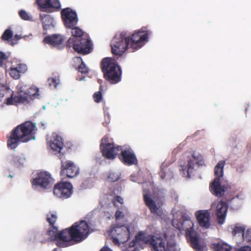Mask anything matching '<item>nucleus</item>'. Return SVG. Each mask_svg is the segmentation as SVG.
<instances>
[{
  "label": "nucleus",
  "instance_id": "obj_1",
  "mask_svg": "<svg viewBox=\"0 0 251 251\" xmlns=\"http://www.w3.org/2000/svg\"><path fill=\"white\" fill-rule=\"evenodd\" d=\"M140 242L150 244L153 251H180V248L174 239V234L172 230L165 232L163 236L160 235H148L140 233L135 237V241L130 243L126 251H138L135 246Z\"/></svg>",
  "mask_w": 251,
  "mask_h": 251
},
{
  "label": "nucleus",
  "instance_id": "obj_2",
  "mask_svg": "<svg viewBox=\"0 0 251 251\" xmlns=\"http://www.w3.org/2000/svg\"><path fill=\"white\" fill-rule=\"evenodd\" d=\"M149 32L142 29L135 31L131 37L124 33L117 35L112 40L111 46L112 52L118 55H122L126 50L135 51L148 42Z\"/></svg>",
  "mask_w": 251,
  "mask_h": 251
},
{
  "label": "nucleus",
  "instance_id": "obj_3",
  "mask_svg": "<svg viewBox=\"0 0 251 251\" xmlns=\"http://www.w3.org/2000/svg\"><path fill=\"white\" fill-rule=\"evenodd\" d=\"M173 219L172 224L180 232L185 231L187 237L190 240L192 247L197 251H205V246L200 242V238L193 229L194 224L191 219L183 215L178 210L174 209L172 211Z\"/></svg>",
  "mask_w": 251,
  "mask_h": 251
},
{
  "label": "nucleus",
  "instance_id": "obj_4",
  "mask_svg": "<svg viewBox=\"0 0 251 251\" xmlns=\"http://www.w3.org/2000/svg\"><path fill=\"white\" fill-rule=\"evenodd\" d=\"M91 232L88 223L84 220L75 223L70 229H66L57 235V245L66 247L73 241L79 242L84 240Z\"/></svg>",
  "mask_w": 251,
  "mask_h": 251
},
{
  "label": "nucleus",
  "instance_id": "obj_5",
  "mask_svg": "<svg viewBox=\"0 0 251 251\" xmlns=\"http://www.w3.org/2000/svg\"><path fill=\"white\" fill-rule=\"evenodd\" d=\"M36 130V124L29 121L17 126L8 137V147L15 149L20 142H27L35 140Z\"/></svg>",
  "mask_w": 251,
  "mask_h": 251
},
{
  "label": "nucleus",
  "instance_id": "obj_6",
  "mask_svg": "<svg viewBox=\"0 0 251 251\" xmlns=\"http://www.w3.org/2000/svg\"><path fill=\"white\" fill-rule=\"evenodd\" d=\"M135 227L133 224L112 226L110 234L115 245L120 246L124 245L130 236L134 233Z\"/></svg>",
  "mask_w": 251,
  "mask_h": 251
},
{
  "label": "nucleus",
  "instance_id": "obj_7",
  "mask_svg": "<svg viewBox=\"0 0 251 251\" xmlns=\"http://www.w3.org/2000/svg\"><path fill=\"white\" fill-rule=\"evenodd\" d=\"M102 70L105 78L111 83H116L121 79V70L115 60L111 58H105L101 62Z\"/></svg>",
  "mask_w": 251,
  "mask_h": 251
},
{
  "label": "nucleus",
  "instance_id": "obj_8",
  "mask_svg": "<svg viewBox=\"0 0 251 251\" xmlns=\"http://www.w3.org/2000/svg\"><path fill=\"white\" fill-rule=\"evenodd\" d=\"M18 93L17 103H28L35 99L42 98L39 88L34 85L26 90L25 87H21L18 89Z\"/></svg>",
  "mask_w": 251,
  "mask_h": 251
},
{
  "label": "nucleus",
  "instance_id": "obj_9",
  "mask_svg": "<svg viewBox=\"0 0 251 251\" xmlns=\"http://www.w3.org/2000/svg\"><path fill=\"white\" fill-rule=\"evenodd\" d=\"M100 148L102 155L109 160H114L120 153L122 149L121 146H116L106 136L102 138Z\"/></svg>",
  "mask_w": 251,
  "mask_h": 251
},
{
  "label": "nucleus",
  "instance_id": "obj_10",
  "mask_svg": "<svg viewBox=\"0 0 251 251\" xmlns=\"http://www.w3.org/2000/svg\"><path fill=\"white\" fill-rule=\"evenodd\" d=\"M67 44L69 47H73L75 51L83 54L90 52L92 50V44L88 39H78L75 38H70Z\"/></svg>",
  "mask_w": 251,
  "mask_h": 251
},
{
  "label": "nucleus",
  "instance_id": "obj_11",
  "mask_svg": "<svg viewBox=\"0 0 251 251\" xmlns=\"http://www.w3.org/2000/svg\"><path fill=\"white\" fill-rule=\"evenodd\" d=\"M53 183L51 175L47 172H41L32 181V185L35 189L39 187L44 189L49 188Z\"/></svg>",
  "mask_w": 251,
  "mask_h": 251
},
{
  "label": "nucleus",
  "instance_id": "obj_12",
  "mask_svg": "<svg viewBox=\"0 0 251 251\" xmlns=\"http://www.w3.org/2000/svg\"><path fill=\"white\" fill-rule=\"evenodd\" d=\"M73 185L69 182H60L54 186L53 194L57 198L66 199L73 194Z\"/></svg>",
  "mask_w": 251,
  "mask_h": 251
},
{
  "label": "nucleus",
  "instance_id": "obj_13",
  "mask_svg": "<svg viewBox=\"0 0 251 251\" xmlns=\"http://www.w3.org/2000/svg\"><path fill=\"white\" fill-rule=\"evenodd\" d=\"M144 198L146 204L149 207L151 213L160 216L162 214L161 206L163 201L162 200L156 197L145 193L144 189Z\"/></svg>",
  "mask_w": 251,
  "mask_h": 251
},
{
  "label": "nucleus",
  "instance_id": "obj_14",
  "mask_svg": "<svg viewBox=\"0 0 251 251\" xmlns=\"http://www.w3.org/2000/svg\"><path fill=\"white\" fill-rule=\"evenodd\" d=\"M17 103V96L14 97L13 92L8 86H0V107L5 104L14 105Z\"/></svg>",
  "mask_w": 251,
  "mask_h": 251
},
{
  "label": "nucleus",
  "instance_id": "obj_15",
  "mask_svg": "<svg viewBox=\"0 0 251 251\" xmlns=\"http://www.w3.org/2000/svg\"><path fill=\"white\" fill-rule=\"evenodd\" d=\"M203 164V157L201 154L194 153L192 157L188 160L187 165L181 166L183 175L185 177H190L191 174L193 172L196 165L202 166Z\"/></svg>",
  "mask_w": 251,
  "mask_h": 251
},
{
  "label": "nucleus",
  "instance_id": "obj_16",
  "mask_svg": "<svg viewBox=\"0 0 251 251\" xmlns=\"http://www.w3.org/2000/svg\"><path fill=\"white\" fill-rule=\"evenodd\" d=\"M211 207L215 209L218 224L223 225L225 223L226 216L227 210L226 203L222 201H215L212 204Z\"/></svg>",
  "mask_w": 251,
  "mask_h": 251
},
{
  "label": "nucleus",
  "instance_id": "obj_17",
  "mask_svg": "<svg viewBox=\"0 0 251 251\" xmlns=\"http://www.w3.org/2000/svg\"><path fill=\"white\" fill-rule=\"evenodd\" d=\"M62 18L67 27H72L77 24L78 18L76 12L70 8L62 10Z\"/></svg>",
  "mask_w": 251,
  "mask_h": 251
},
{
  "label": "nucleus",
  "instance_id": "obj_18",
  "mask_svg": "<svg viewBox=\"0 0 251 251\" xmlns=\"http://www.w3.org/2000/svg\"><path fill=\"white\" fill-rule=\"evenodd\" d=\"M79 168L72 161L67 160L62 162L61 175L67 176L69 178H73L79 174Z\"/></svg>",
  "mask_w": 251,
  "mask_h": 251
},
{
  "label": "nucleus",
  "instance_id": "obj_19",
  "mask_svg": "<svg viewBox=\"0 0 251 251\" xmlns=\"http://www.w3.org/2000/svg\"><path fill=\"white\" fill-rule=\"evenodd\" d=\"M39 9L43 12H53L60 8L58 0H37Z\"/></svg>",
  "mask_w": 251,
  "mask_h": 251
},
{
  "label": "nucleus",
  "instance_id": "obj_20",
  "mask_svg": "<svg viewBox=\"0 0 251 251\" xmlns=\"http://www.w3.org/2000/svg\"><path fill=\"white\" fill-rule=\"evenodd\" d=\"M48 146L50 150L57 152H60L64 145L62 137L56 133H52L47 137Z\"/></svg>",
  "mask_w": 251,
  "mask_h": 251
},
{
  "label": "nucleus",
  "instance_id": "obj_21",
  "mask_svg": "<svg viewBox=\"0 0 251 251\" xmlns=\"http://www.w3.org/2000/svg\"><path fill=\"white\" fill-rule=\"evenodd\" d=\"M229 188L228 184H221L220 179L219 177H215L210 185V190L211 193L219 197L223 196Z\"/></svg>",
  "mask_w": 251,
  "mask_h": 251
},
{
  "label": "nucleus",
  "instance_id": "obj_22",
  "mask_svg": "<svg viewBox=\"0 0 251 251\" xmlns=\"http://www.w3.org/2000/svg\"><path fill=\"white\" fill-rule=\"evenodd\" d=\"M195 216L200 226L206 229L210 227V213L208 210H198L195 213Z\"/></svg>",
  "mask_w": 251,
  "mask_h": 251
},
{
  "label": "nucleus",
  "instance_id": "obj_23",
  "mask_svg": "<svg viewBox=\"0 0 251 251\" xmlns=\"http://www.w3.org/2000/svg\"><path fill=\"white\" fill-rule=\"evenodd\" d=\"M120 153L119 159L125 164L131 165L137 163V159L130 149H123L122 148Z\"/></svg>",
  "mask_w": 251,
  "mask_h": 251
},
{
  "label": "nucleus",
  "instance_id": "obj_24",
  "mask_svg": "<svg viewBox=\"0 0 251 251\" xmlns=\"http://www.w3.org/2000/svg\"><path fill=\"white\" fill-rule=\"evenodd\" d=\"M47 220L50 224V227L49 229L48 233L52 240L55 242L57 245V235L60 234V232H57V228L54 226L57 220V215L55 212H49L47 215Z\"/></svg>",
  "mask_w": 251,
  "mask_h": 251
},
{
  "label": "nucleus",
  "instance_id": "obj_25",
  "mask_svg": "<svg viewBox=\"0 0 251 251\" xmlns=\"http://www.w3.org/2000/svg\"><path fill=\"white\" fill-rule=\"evenodd\" d=\"M65 38L61 34H54L47 36L44 39V42L53 47H59L64 42Z\"/></svg>",
  "mask_w": 251,
  "mask_h": 251
},
{
  "label": "nucleus",
  "instance_id": "obj_26",
  "mask_svg": "<svg viewBox=\"0 0 251 251\" xmlns=\"http://www.w3.org/2000/svg\"><path fill=\"white\" fill-rule=\"evenodd\" d=\"M40 19L45 29H48L50 26H53L54 21L50 15L46 14H41Z\"/></svg>",
  "mask_w": 251,
  "mask_h": 251
},
{
  "label": "nucleus",
  "instance_id": "obj_27",
  "mask_svg": "<svg viewBox=\"0 0 251 251\" xmlns=\"http://www.w3.org/2000/svg\"><path fill=\"white\" fill-rule=\"evenodd\" d=\"M212 248L214 251H230L231 249L229 245L223 241L214 243L212 245Z\"/></svg>",
  "mask_w": 251,
  "mask_h": 251
},
{
  "label": "nucleus",
  "instance_id": "obj_28",
  "mask_svg": "<svg viewBox=\"0 0 251 251\" xmlns=\"http://www.w3.org/2000/svg\"><path fill=\"white\" fill-rule=\"evenodd\" d=\"M14 165L20 167L25 163V157L23 154H15L12 156L11 160Z\"/></svg>",
  "mask_w": 251,
  "mask_h": 251
},
{
  "label": "nucleus",
  "instance_id": "obj_29",
  "mask_svg": "<svg viewBox=\"0 0 251 251\" xmlns=\"http://www.w3.org/2000/svg\"><path fill=\"white\" fill-rule=\"evenodd\" d=\"M225 165V161L224 160L220 161L214 168V174L216 177H219L220 179L223 176L224 168Z\"/></svg>",
  "mask_w": 251,
  "mask_h": 251
},
{
  "label": "nucleus",
  "instance_id": "obj_30",
  "mask_svg": "<svg viewBox=\"0 0 251 251\" xmlns=\"http://www.w3.org/2000/svg\"><path fill=\"white\" fill-rule=\"evenodd\" d=\"M120 172L119 171L111 170L108 175V179L110 181L114 182L118 180L120 177Z\"/></svg>",
  "mask_w": 251,
  "mask_h": 251
},
{
  "label": "nucleus",
  "instance_id": "obj_31",
  "mask_svg": "<svg viewBox=\"0 0 251 251\" xmlns=\"http://www.w3.org/2000/svg\"><path fill=\"white\" fill-rule=\"evenodd\" d=\"M12 35L13 33L12 31L10 29H7L3 34L2 38L4 40L7 41L10 44L14 45L16 44V42H14V38L11 39Z\"/></svg>",
  "mask_w": 251,
  "mask_h": 251
},
{
  "label": "nucleus",
  "instance_id": "obj_32",
  "mask_svg": "<svg viewBox=\"0 0 251 251\" xmlns=\"http://www.w3.org/2000/svg\"><path fill=\"white\" fill-rule=\"evenodd\" d=\"M245 231H244V228L242 226H235L232 231V234L235 238H238L241 237L243 238V234H244Z\"/></svg>",
  "mask_w": 251,
  "mask_h": 251
},
{
  "label": "nucleus",
  "instance_id": "obj_33",
  "mask_svg": "<svg viewBox=\"0 0 251 251\" xmlns=\"http://www.w3.org/2000/svg\"><path fill=\"white\" fill-rule=\"evenodd\" d=\"M69 28L71 29V33L73 36L72 38L80 39L81 36L83 34L82 31L80 28L75 26Z\"/></svg>",
  "mask_w": 251,
  "mask_h": 251
},
{
  "label": "nucleus",
  "instance_id": "obj_34",
  "mask_svg": "<svg viewBox=\"0 0 251 251\" xmlns=\"http://www.w3.org/2000/svg\"><path fill=\"white\" fill-rule=\"evenodd\" d=\"M76 61L78 63H81V64L78 67V70L81 73H86L88 72L89 69L87 66L83 63L80 57L76 58Z\"/></svg>",
  "mask_w": 251,
  "mask_h": 251
},
{
  "label": "nucleus",
  "instance_id": "obj_35",
  "mask_svg": "<svg viewBox=\"0 0 251 251\" xmlns=\"http://www.w3.org/2000/svg\"><path fill=\"white\" fill-rule=\"evenodd\" d=\"M60 82L59 77L55 76L49 78L48 79V83L50 86L53 88H56Z\"/></svg>",
  "mask_w": 251,
  "mask_h": 251
},
{
  "label": "nucleus",
  "instance_id": "obj_36",
  "mask_svg": "<svg viewBox=\"0 0 251 251\" xmlns=\"http://www.w3.org/2000/svg\"><path fill=\"white\" fill-rule=\"evenodd\" d=\"M9 74L10 75L15 79H18L20 77V74L18 70L15 68V66L13 65L9 69Z\"/></svg>",
  "mask_w": 251,
  "mask_h": 251
},
{
  "label": "nucleus",
  "instance_id": "obj_37",
  "mask_svg": "<svg viewBox=\"0 0 251 251\" xmlns=\"http://www.w3.org/2000/svg\"><path fill=\"white\" fill-rule=\"evenodd\" d=\"M113 202L116 206H119L120 209L122 210L125 209V207L123 205L124 200L122 197L120 196L116 197Z\"/></svg>",
  "mask_w": 251,
  "mask_h": 251
},
{
  "label": "nucleus",
  "instance_id": "obj_38",
  "mask_svg": "<svg viewBox=\"0 0 251 251\" xmlns=\"http://www.w3.org/2000/svg\"><path fill=\"white\" fill-rule=\"evenodd\" d=\"M19 14L21 18L24 20L30 21L32 19L31 15L24 10L20 11Z\"/></svg>",
  "mask_w": 251,
  "mask_h": 251
},
{
  "label": "nucleus",
  "instance_id": "obj_39",
  "mask_svg": "<svg viewBox=\"0 0 251 251\" xmlns=\"http://www.w3.org/2000/svg\"><path fill=\"white\" fill-rule=\"evenodd\" d=\"M243 240L251 244V228L245 231L243 234Z\"/></svg>",
  "mask_w": 251,
  "mask_h": 251
},
{
  "label": "nucleus",
  "instance_id": "obj_40",
  "mask_svg": "<svg viewBox=\"0 0 251 251\" xmlns=\"http://www.w3.org/2000/svg\"><path fill=\"white\" fill-rule=\"evenodd\" d=\"M15 68L18 70L20 74H24L27 70L26 65L24 64H18L16 66H15Z\"/></svg>",
  "mask_w": 251,
  "mask_h": 251
},
{
  "label": "nucleus",
  "instance_id": "obj_41",
  "mask_svg": "<svg viewBox=\"0 0 251 251\" xmlns=\"http://www.w3.org/2000/svg\"><path fill=\"white\" fill-rule=\"evenodd\" d=\"M93 99L96 102L99 103L102 100V97L101 92H97L93 95Z\"/></svg>",
  "mask_w": 251,
  "mask_h": 251
},
{
  "label": "nucleus",
  "instance_id": "obj_42",
  "mask_svg": "<svg viewBox=\"0 0 251 251\" xmlns=\"http://www.w3.org/2000/svg\"><path fill=\"white\" fill-rule=\"evenodd\" d=\"M125 210H126V208L122 210L120 209V207L119 208V209L117 210L115 213V217L117 220H120L124 217V214L123 211Z\"/></svg>",
  "mask_w": 251,
  "mask_h": 251
},
{
  "label": "nucleus",
  "instance_id": "obj_43",
  "mask_svg": "<svg viewBox=\"0 0 251 251\" xmlns=\"http://www.w3.org/2000/svg\"><path fill=\"white\" fill-rule=\"evenodd\" d=\"M10 56V53L6 54L3 52L0 51V65H2V63L6 60Z\"/></svg>",
  "mask_w": 251,
  "mask_h": 251
},
{
  "label": "nucleus",
  "instance_id": "obj_44",
  "mask_svg": "<svg viewBox=\"0 0 251 251\" xmlns=\"http://www.w3.org/2000/svg\"><path fill=\"white\" fill-rule=\"evenodd\" d=\"M0 86H8L6 85V80L5 77L2 76L0 77Z\"/></svg>",
  "mask_w": 251,
  "mask_h": 251
},
{
  "label": "nucleus",
  "instance_id": "obj_45",
  "mask_svg": "<svg viewBox=\"0 0 251 251\" xmlns=\"http://www.w3.org/2000/svg\"><path fill=\"white\" fill-rule=\"evenodd\" d=\"M238 251H251V247L249 246L242 247Z\"/></svg>",
  "mask_w": 251,
  "mask_h": 251
},
{
  "label": "nucleus",
  "instance_id": "obj_46",
  "mask_svg": "<svg viewBox=\"0 0 251 251\" xmlns=\"http://www.w3.org/2000/svg\"><path fill=\"white\" fill-rule=\"evenodd\" d=\"M244 170V169L242 167H238L237 169V171L239 173H242Z\"/></svg>",
  "mask_w": 251,
  "mask_h": 251
},
{
  "label": "nucleus",
  "instance_id": "obj_47",
  "mask_svg": "<svg viewBox=\"0 0 251 251\" xmlns=\"http://www.w3.org/2000/svg\"><path fill=\"white\" fill-rule=\"evenodd\" d=\"M100 251H112L109 248L104 247Z\"/></svg>",
  "mask_w": 251,
  "mask_h": 251
},
{
  "label": "nucleus",
  "instance_id": "obj_48",
  "mask_svg": "<svg viewBox=\"0 0 251 251\" xmlns=\"http://www.w3.org/2000/svg\"><path fill=\"white\" fill-rule=\"evenodd\" d=\"M13 38H14V41H15V40L17 41L21 38V37H20L19 35H16ZM14 42H15V41H14Z\"/></svg>",
  "mask_w": 251,
  "mask_h": 251
},
{
  "label": "nucleus",
  "instance_id": "obj_49",
  "mask_svg": "<svg viewBox=\"0 0 251 251\" xmlns=\"http://www.w3.org/2000/svg\"><path fill=\"white\" fill-rule=\"evenodd\" d=\"M41 125H42V126L43 127V128H45V125H46V124L43 123L42 122H41L40 123Z\"/></svg>",
  "mask_w": 251,
  "mask_h": 251
},
{
  "label": "nucleus",
  "instance_id": "obj_50",
  "mask_svg": "<svg viewBox=\"0 0 251 251\" xmlns=\"http://www.w3.org/2000/svg\"><path fill=\"white\" fill-rule=\"evenodd\" d=\"M42 107H43V109H44V110L46 109V105H43Z\"/></svg>",
  "mask_w": 251,
  "mask_h": 251
}]
</instances>
